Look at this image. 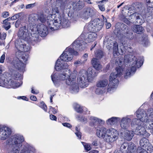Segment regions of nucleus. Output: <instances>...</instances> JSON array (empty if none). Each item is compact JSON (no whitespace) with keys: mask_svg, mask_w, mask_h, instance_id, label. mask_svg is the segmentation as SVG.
Listing matches in <instances>:
<instances>
[{"mask_svg":"<svg viewBox=\"0 0 153 153\" xmlns=\"http://www.w3.org/2000/svg\"><path fill=\"white\" fill-rule=\"evenodd\" d=\"M18 36L20 39L25 42H30L31 41H36L38 39L39 35L37 34H31L30 36L28 29L26 26L22 27L19 29L18 34Z\"/></svg>","mask_w":153,"mask_h":153,"instance_id":"9","label":"nucleus"},{"mask_svg":"<svg viewBox=\"0 0 153 153\" xmlns=\"http://www.w3.org/2000/svg\"><path fill=\"white\" fill-rule=\"evenodd\" d=\"M77 118L78 120L82 122H84L85 123L87 122V119L84 117H81L79 116H78Z\"/></svg>","mask_w":153,"mask_h":153,"instance_id":"47","label":"nucleus"},{"mask_svg":"<svg viewBox=\"0 0 153 153\" xmlns=\"http://www.w3.org/2000/svg\"><path fill=\"white\" fill-rule=\"evenodd\" d=\"M103 25L104 23L102 21L97 19L90 22L85 25V27L90 32L95 33L101 30Z\"/></svg>","mask_w":153,"mask_h":153,"instance_id":"11","label":"nucleus"},{"mask_svg":"<svg viewBox=\"0 0 153 153\" xmlns=\"http://www.w3.org/2000/svg\"><path fill=\"white\" fill-rule=\"evenodd\" d=\"M33 41H31L30 42H26L27 44L24 43L23 48H20L22 52H25L28 51L30 49V45L29 43H32Z\"/></svg>","mask_w":153,"mask_h":153,"instance_id":"37","label":"nucleus"},{"mask_svg":"<svg viewBox=\"0 0 153 153\" xmlns=\"http://www.w3.org/2000/svg\"><path fill=\"white\" fill-rule=\"evenodd\" d=\"M137 153H149V151H146V150L143 149L141 148L140 147L137 148Z\"/></svg>","mask_w":153,"mask_h":153,"instance_id":"44","label":"nucleus"},{"mask_svg":"<svg viewBox=\"0 0 153 153\" xmlns=\"http://www.w3.org/2000/svg\"><path fill=\"white\" fill-rule=\"evenodd\" d=\"M97 37V34L94 32H92L91 34L88 35L87 38L84 39V35L82 34L72 43L74 49L82 51L85 47V44L92 42L95 40Z\"/></svg>","mask_w":153,"mask_h":153,"instance_id":"6","label":"nucleus"},{"mask_svg":"<svg viewBox=\"0 0 153 153\" xmlns=\"http://www.w3.org/2000/svg\"><path fill=\"white\" fill-rule=\"evenodd\" d=\"M54 21H53V20H50L47 22L48 28L52 30H55L59 28L55 25V23L56 22L55 21V17H54Z\"/></svg>","mask_w":153,"mask_h":153,"instance_id":"29","label":"nucleus"},{"mask_svg":"<svg viewBox=\"0 0 153 153\" xmlns=\"http://www.w3.org/2000/svg\"><path fill=\"white\" fill-rule=\"evenodd\" d=\"M6 34L5 33H3L2 34H0V38L2 39H5Z\"/></svg>","mask_w":153,"mask_h":153,"instance_id":"61","label":"nucleus"},{"mask_svg":"<svg viewBox=\"0 0 153 153\" xmlns=\"http://www.w3.org/2000/svg\"><path fill=\"white\" fill-rule=\"evenodd\" d=\"M148 40L147 38L146 37H144L143 39V41L142 44H144L145 45H146L148 44Z\"/></svg>","mask_w":153,"mask_h":153,"instance_id":"51","label":"nucleus"},{"mask_svg":"<svg viewBox=\"0 0 153 153\" xmlns=\"http://www.w3.org/2000/svg\"><path fill=\"white\" fill-rule=\"evenodd\" d=\"M21 42L20 41H19L17 40L15 42V45L16 47L17 50H19V51L16 53V55L18 54L19 52H22L20 50L21 48H23L24 43H23L22 42Z\"/></svg>","mask_w":153,"mask_h":153,"instance_id":"40","label":"nucleus"},{"mask_svg":"<svg viewBox=\"0 0 153 153\" xmlns=\"http://www.w3.org/2000/svg\"><path fill=\"white\" fill-rule=\"evenodd\" d=\"M65 71L67 72V76H68L66 79V84L68 85H71L70 89L72 93H77L78 91L79 87L75 83L76 74L73 73L72 74L69 69H67Z\"/></svg>","mask_w":153,"mask_h":153,"instance_id":"10","label":"nucleus"},{"mask_svg":"<svg viewBox=\"0 0 153 153\" xmlns=\"http://www.w3.org/2000/svg\"><path fill=\"white\" fill-rule=\"evenodd\" d=\"M61 62L59 59H58L56 63L55 68L56 70L57 71H59L62 70H63V71L62 73H60L58 75L56 74H52L51 76L52 80L53 82H56L58 80H65V78L68 77L67 76V72L65 71L68 67V65L67 63H63L62 62L61 63Z\"/></svg>","mask_w":153,"mask_h":153,"instance_id":"8","label":"nucleus"},{"mask_svg":"<svg viewBox=\"0 0 153 153\" xmlns=\"http://www.w3.org/2000/svg\"><path fill=\"white\" fill-rule=\"evenodd\" d=\"M98 144V140L97 139L94 140L92 143V145L94 146H97Z\"/></svg>","mask_w":153,"mask_h":153,"instance_id":"60","label":"nucleus"},{"mask_svg":"<svg viewBox=\"0 0 153 153\" xmlns=\"http://www.w3.org/2000/svg\"><path fill=\"white\" fill-rule=\"evenodd\" d=\"M40 105L42 108H43L45 111H46L47 106L43 102L41 103Z\"/></svg>","mask_w":153,"mask_h":153,"instance_id":"48","label":"nucleus"},{"mask_svg":"<svg viewBox=\"0 0 153 153\" xmlns=\"http://www.w3.org/2000/svg\"><path fill=\"white\" fill-rule=\"evenodd\" d=\"M121 134L125 139L129 141L131 140L134 135L133 131H125L123 132H121Z\"/></svg>","mask_w":153,"mask_h":153,"instance_id":"22","label":"nucleus"},{"mask_svg":"<svg viewBox=\"0 0 153 153\" xmlns=\"http://www.w3.org/2000/svg\"><path fill=\"white\" fill-rule=\"evenodd\" d=\"M37 30L41 36H46L48 33V28L46 26L39 24L37 25Z\"/></svg>","mask_w":153,"mask_h":153,"instance_id":"20","label":"nucleus"},{"mask_svg":"<svg viewBox=\"0 0 153 153\" xmlns=\"http://www.w3.org/2000/svg\"><path fill=\"white\" fill-rule=\"evenodd\" d=\"M86 61V59L84 60L83 61H82V60L81 59L80 60V61L77 60V61H76L75 62L74 64L76 66H78L79 65L81 64H82L84 63Z\"/></svg>","mask_w":153,"mask_h":153,"instance_id":"45","label":"nucleus"},{"mask_svg":"<svg viewBox=\"0 0 153 153\" xmlns=\"http://www.w3.org/2000/svg\"><path fill=\"white\" fill-rule=\"evenodd\" d=\"M9 15V13L8 12L5 11L3 12L2 14V16L4 18H6Z\"/></svg>","mask_w":153,"mask_h":153,"instance_id":"52","label":"nucleus"},{"mask_svg":"<svg viewBox=\"0 0 153 153\" xmlns=\"http://www.w3.org/2000/svg\"><path fill=\"white\" fill-rule=\"evenodd\" d=\"M21 153H34V149L28 146H24L21 151Z\"/></svg>","mask_w":153,"mask_h":153,"instance_id":"35","label":"nucleus"},{"mask_svg":"<svg viewBox=\"0 0 153 153\" xmlns=\"http://www.w3.org/2000/svg\"><path fill=\"white\" fill-rule=\"evenodd\" d=\"M128 144L126 143H124L121 146L120 149V152L123 153H127V151L126 149L127 147H128Z\"/></svg>","mask_w":153,"mask_h":153,"instance_id":"42","label":"nucleus"},{"mask_svg":"<svg viewBox=\"0 0 153 153\" xmlns=\"http://www.w3.org/2000/svg\"><path fill=\"white\" fill-rule=\"evenodd\" d=\"M118 119V117H112L108 120L106 121V123L108 125H114L117 122Z\"/></svg>","mask_w":153,"mask_h":153,"instance_id":"38","label":"nucleus"},{"mask_svg":"<svg viewBox=\"0 0 153 153\" xmlns=\"http://www.w3.org/2000/svg\"><path fill=\"white\" fill-rule=\"evenodd\" d=\"M120 59L121 57H119L116 60L115 64L119 66V67L116 68V72L112 73L110 74L109 78L110 83L108 85L107 88L108 92L113 90L116 88L119 82L118 79L116 78L118 76H120L123 74V70L121 66L123 62Z\"/></svg>","mask_w":153,"mask_h":153,"instance_id":"4","label":"nucleus"},{"mask_svg":"<svg viewBox=\"0 0 153 153\" xmlns=\"http://www.w3.org/2000/svg\"><path fill=\"white\" fill-rule=\"evenodd\" d=\"M20 76V75L18 72L16 73L13 76V78L15 79H18L19 78Z\"/></svg>","mask_w":153,"mask_h":153,"instance_id":"54","label":"nucleus"},{"mask_svg":"<svg viewBox=\"0 0 153 153\" xmlns=\"http://www.w3.org/2000/svg\"><path fill=\"white\" fill-rule=\"evenodd\" d=\"M67 0H59V3L60 4L59 12L60 13L62 14V15H59L58 13L59 11H56L57 14L55 16V25L57 27L60 28L61 27L67 28L69 26L70 22L68 20L66 19L63 16L65 13L68 9V4Z\"/></svg>","mask_w":153,"mask_h":153,"instance_id":"2","label":"nucleus"},{"mask_svg":"<svg viewBox=\"0 0 153 153\" xmlns=\"http://www.w3.org/2000/svg\"><path fill=\"white\" fill-rule=\"evenodd\" d=\"M5 58V54H3L1 57L0 59V62L1 63H3L4 62V61Z\"/></svg>","mask_w":153,"mask_h":153,"instance_id":"57","label":"nucleus"},{"mask_svg":"<svg viewBox=\"0 0 153 153\" xmlns=\"http://www.w3.org/2000/svg\"><path fill=\"white\" fill-rule=\"evenodd\" d=\"M85 149L87 151L90 150L91 149L90 146L88 144H85L84 146Z\"/></svg>","mask_w":153,"mask_h":153,"instance_id":"56","label":"nucleus"},{"mask_svg":"<svg viewBox=\"0 0 153 153\" xmlns=\"http://www.w3.org/2000/svg\"><path fill=\"white\" fill-rule=\"evenodd\" d=\"M3 27L6 30H7L10 27V23L8 22H3Z\"/></svg>","mask_w":153,"mask_h":153,"instance_id":"43","label":"nucleus"},{"mask_svg":"<svg viewBox=\"0 0 153 153\" xmlns=\"http://www.w3.org/2000/svg\"><path fill=\"white\" fill-rule=\"evenodd\" d=\"M5 72L4 71V75H2L1 77L0 86L6 88H9V86L12 87H13L15 86H17L15 85L16 83L12 80L10 79L9 81L7 80L6 77H5Z\"/></svg>","mask_w":153,"mask_h":153,"instance_id":"16","label":"nucleus"},{"mask_svg":"<svg viewBox=\"0 0 153 153\" xmlns=\"http://www.w3.org/2000/svg\"><path fill=\"white\" fill-rule=\"evenodd\" d=\"M121 29L122 30L121 33L122 35V37L131 39L133 38V33L129 28L126 25L124 24H122L121 26Z\"/></svg>","mask_w":153,"mask_h":153,"instance_id":"14","label":"nucleus"},{"mask_svg":"<svg viewBox=\"0 0 153 153\" xmlns=\"http://www.w3.org/2000/svg\"><path fill=\"white\" fill-rule=\"evenodd\" d=\"M40 105L42 108H43L45 111H46L47 106L43 102L41 103Z\"/></svg>","mask_w":153,"mask_h":153,"instance_id":"50","label":"nucleus"},{"mask_svg":"<svg viewBox=\"0 0 153 153\" xmlns=\"http://www.w3.org/2000/svg\"><path fill=\"white\" fill-rule=\"evenodd\" d=\"M18 59L16 58L13 62V67L19 70V71H23L25 67V64Z\"/></svg>","mask_w":153,"mask_h":153,"instance_id":"19","label":"nucleus"},{"mask_svg":"<svg viewBox=\"0 0 153 153\" xmlns=\"http://www.w3.org/2000/svg\"><path fill=\"white\" fill-rule=\"evenodd\" d=\"M132 29L135 33L138 34H141L144 31V29L140 25H134L132 27Z\"/></svg>","mask_w":153,"mask_h":153,"instance_id":"28","label":"nucleus"},{"mask_svg":"<svg viewBox=\"0 0 153 153\" xmlns=\"http://www.w3.org/2000/svg\"><path fill=\"white\" fill-rule=\"evenodd\" d=\"M99 8L101 11H103L105 10V8L103 5H99Z\"/></svg>","mask_w":153,"mask_h":153,"instance_id":"63","label":"nucleus"},{"mask_svg":"<svg viewBox=\"0 0 153 153\" xmlns=\"http://www.w3.org/2000/svg\"><path fill=\"white\" fill-rule=\"evenodd\" d=\"M22 15V13H18L16 14V15L13 16L11 17L12 20H15L17 19L18 18Z\"/></svg>","mask_w":153,"mask_h":153,"instance_id":"46","label":"nucleus"},{"mask_svg":"<svg viewBox=\"0 0 153 153\" xmlns=\"http://www.w3.org/2000/svg\"><path fill=\"white\" fill-rule=\"evenodd\" d=\"M38 23L40 22L42 23L45 22L47 20L46 16L43 13H39L37 16Z\"/></svg>","mask_w":153,"mask_h":153,"instance_id":"31","label":"nucleus"},{"mask_svg":"<svg viewBox=\"0 0 153 153\" xmlns=\"http://www.w3.org/2000/svg\"><path fill=\"white\" fill-rule=\"evenodd\" d=\"M31 92L32 93L35 94H38L39 93L38 91L37 90H35L34 88H32Z\"/></svg>","mask_w":153,"mask_h":153,"instance_id":"62","label":"nucleus"},{"mask_svg":"<svg viewBox=\"0 0 153 153\" xmlns=\"http://www.w3.org/2000/svg\"><path fill=\"white\" fill-rule=\"evenodd\" d=\"M108 83L107 79H104L100 80L97 83V86L99 88H104L106 86Z\"/></svg>","mask_w":153,"mask_h":153,"instance_id":"30","label":"nucleus"},{"mask_svg":"<svg viewBox=\"0 0 153 153\" xmlns=\"http://www.w3.org/2000/svg\"><path fill=\"white\" fill-rule=\"evenodd\" d=\"M130 17L132 18L134 17L136 19V22L137 24L141 25L143 22V21L140 18V16L137 13H133L131 15Z\"/></svg>","mask_w":153,"mask_h":153,"instance_id":"34","label":"nucleus"},{"mask_svg":"<svg viewBox=\"0 0 153 153\" xmlns=\"http://www.w3.org/2000/svg\"><path fill=\"white\" fill-rule=\"evenodd\" d=\"M118 133L117 131L114 128H111L107 130L105 139L108 142L112 143L117 139Z\"/></svg>","mask_w":153,"mask_h":153,"instance_id":"13","label":"nucleus"},{"mask_svg":"<svg viewBox=\"0 0 153 153\" xmlns=\"http://www.w3.org/2000/svg\"><path fill=\"white\" fill-rule=\"evenodd\" d=\"M11 133L10 129L7 127L4 126L0 128V139L6 140L10 136Z\"/></svg>","mask_w":153,"mask_h":153,"instance_id":"17","label":"nucleus"},{"mask_svg":"<svg viewBox=\"0 0 153 153\" xmlns=\"http://www.w3.org/2000/svg\"><path fill=\"white\" fill-rule=\"evenodd\" d=\"M140 144L141 147H147V148H149V146L151 145L149 143L148 140L146 138H143L140 140Z\"/></svg>","mask_w":153,"mask_h":153,"instance_id":"33","label":"nucleus"},{"mask_svg":"<svg viewBox=\"0 0 153 153\" xmlns=\"http://www.w3.org/2000/svg\"><path fill=\"white\" fill-rule=\"evenodd\" d=\"M35 6V3L28 4L26 6L25 8L27 9L32 8L34 7Z\"/></svg>","mask_w":153,"mask_h":153,"instance_id":"53","label":"nucleus"},{"mask_svg":"<svg viewBox=\"0 0 153 153\" xmlns=\"http://www.w3.org/2000/svg\"><path fill=\"white\" fill-rule=\"evenodd\" d=\"M89 119L91 122L93 123V124H91V126H94L95 123L100 124L102 122V120L101 119L94 117H90Z\"/></svg>","mask_w":153,"mask_h":153,"instance_id":"36","label":"nucleus"},{"mask_svg":"<svg viewBox=\"0 0 153 153\" xmlns=\"http://www.w3.org/2000/svg\"><path fill=\"white\" fill-rule=\"evenodd\" d=\"M140 112V110L137 111L136 112V116L138 119L135 118L133 119L131 123L132 127H136L135 132L139 135L145 134V128L151 130L153 128V121L150 120L146 115L145 117H143Z\"/></svg>","mask_w":153,"mask_h":153,"instance_id":"1","label":"nucleus"},{"mask_svg":"<svg viewBox=\"0 0 153 153\" xmlns=\"http://www.w3.org/2000/svg\"><path fill=\"white\" fill-rule=\"evenodd\" d=\"M131 120V119L128 117L123 118L120 123V126L121 128L126 130L128 129L130 126Z\"/></svg>","mask_w":153,"mask_h":153,"instance_id":"21","label":"nucleus"},{"mask_svg":"<svg viewBox=\"0 0 153 153\" xmlns=\"http://www.w3.org/2000/svg\"><path fill=\"white\" fill-rule=\"evenodd\" d=\"M141 111L140 113H142V116L144 117L146 115L148 117V119L150 121H153V108H149L147 110L146 112L145 111Z\"/></svg>","mask_w":153,"mask_h":153,"instance_id":"23","label":"nucleus"},{"mask_svg":"<svg viewBox=\"0 0 153 153\" xmlns=\"http://www.w3.org/2000/svg\"><path fill=\"white\" fill-rule=\"evenodd\" d=\"M129 152L136 153L137 152V147L133 143H129L127 149Z\"/></svg>","mask_w":153,"mask_h":153,"instance_id":"32","label":"nucleus"},{"mask_svg":"<svg viewBox=\"0 0 153 153\" xmlns=\"http://www.w3.org/2000/svg\"><path fill=\"white\" fill-rule=\"evenodd\" d=\"M147 150L149 151V153H153V146L150 145L149 148H147Z\"/></svg>","mask_w":153,"mask_h":153,"instance_id":"55","label":"nucleus"},{"mask_svg":"<svg viewBox=\"0 0 153 153\" xmlns=\"http://www.w3.org/2000/svg\"><path fill=\"white\" fill-rule=\"evenodd\" d=\"M124 62L125 63H130L131 65L130 68L128 69L125 75V78L127 79L135 72L137 68H139L143 65V57H140L137 59L134 56L128 54L125 56Z\"/></svg>","mask_w":153,"mask_h":153,"instance_id":"3","label":"nucleus"},{"mask_svg":"<svg viewBox=\"0 0 153 153\" xmlns=\"http://www.w3.org/2000/svg\"><path fill=\"white\" fill-rule=\"evenodd\" d=\"M24 141L22 136L19 135H15L12 136L7 141L9 144L12 146L9 150V153H21L20 152V148L22 146V143Z\"/></svg>","mask_w":153,"mask_h":153,"instance_id":"7","label":"nucleus"},{"mask_svg":"<svg viewBox=\"0 0 153 153\" xmlns=\"http://www.w3.org/2000/svg\"><path fill=\"white\" fill-rule=\"evenodd\" d=\"M74 107L75 110L77 112L79 113L82 112L83 109L80 105L76 103H74Z\"/></svg>","mask_w":153,"mask_h":153,"instance_id":"41","label":"nucleus"},{"mask_svg":"<svg viewBox=\"0 0 153 153\" xmlns=\"http://www.w3.org/2000/svg\"><path fill=\"white\" fill-rule=\"evenodd\" d=\"M107 131L106 128L101 127L99 129H97V135L100 138H102L105 139Z\"/></svg>","mask_w":153,"mask_h":153,"instance_id":"25","label":"nucleus"},{"mask_svg":"<svg viewBox=\"0 0 153 153\" xmlns=\"http://www.w3.org/2000/svg\"><path fill=\"white\" fill-rule=\"evenodd\" d=\"M20 21L19 20H17L15 23V27H18L20 24Z\"/></svg>","mask_w":153,"mask_h":153,"instance_id":"64","label":"nucleus"},{"mask_svg":"<svg viewBox=\"0 0 153 153\" xmlns=\"http://www.w3.org/2000/svg\"><path fill=\"white\" fill-rule=\"evenodd\" d=\"M71 47H72V48L71 47H70L66 49L64 52L60 56V58L61 61L59 59L61 62L60 63L62 62L63 63H65L63 62L62 61L66 62L70 61L73 58V55H77V51L78 50H76L75 49H74L72 44Z\"/></svg>","mask_w":153,"mask_h":153,"instance_id":"12","label":"nucleus"},{"mask_svg":"<svg viewBox=\"0 0 153 153\" xmlns=\"http://www.w3.org/2000/svg\"><path fill=\"white\" fill-rule=\"evenodd\" d=\"M104 44L109 50H110L113 46V54L114 56L118 55V45L116 42H113L109 39L104 41Z\"/></svg>","mask_w":153,"mask_h":153,"instance_id":"15","label":"nucleus"},{"mask_svg":"<svg viewBox=\"0 0 153 153\" xmlns=\"http://www.w3.org/2000/svg\"><path fill=\"white\" fill-rule=\"evenodd\" d=\"M50 111H51L53 114H56L57 112L56 110L51 106L50 107Z\"/></svg>","mask_w":153,"mask_h":153,"instance_id":"58","label":"nucleus"},{"mask_svg":"<svg viewBox=\"0 0 153 153\" xmlns=\"http://www.w3.org/2000/svg\"><path fill=\"white\" fill-rule=\"evenodd\" d=\"M75 134L76 135V136L79 139H81V133L79 131H77V132H76L75 133Z\"/></svg>","mask_w":153,"mask_h":153,"instance_id":"59","label":"nucleus"},{"mask_svg":"<svg viewBox=\"0 0 153 153\" xmlns=\"http://www.w3.org/2000/svg\"><path fill=\"white\" fill-rule=\"evenodd\" d=\"M40 105L42 108H43L45 111H46L47 106L43 102L41 103Z\"/></svg>","mask_w":153,"mask_h":153,"instance_id":"49","label":"nucleus"},{"mask_svg":"<svg viewBox=\"0 0 153 153\" xmlns=\"http://www.w3.org/2000/svg\"><path fill=\"white\" fill-rule=\"evenodd\" d=\"M79 76L77 78V82L78 85L81 88H85L88 85V82L92 80L93 78L96 76L98 72L97 70L91 68H89L86 72L83 71Z\"/></svg>","mask_w":153,"mask_h":153,"instance_id":"5","label":"nucleus"},{"mask_svg":"<svg viewBox=\"0 0 153 153\" xmlns=\"http://www.w3.org/2000/svg\"><path fill=\"white\" fill-rule=\"evenodd\" d=\"M95 13V12L94 9L88 8L84 9L81 16L82 19H87L94 15Z\"/></svg>","mask_w":153,"mask_h":153,"instance_id":"18","label":"nucleus"},{"mask_svg":"<svg viewBox=\"0 0 153 153\" xmlns=\"http://www.w3.org/2000/svg\"><path fill=\"white\" fill-rule=\"evenodd\" d=\"M29 22L33 25H38L37 15L35 14L30 15L29 18Z\"/></svg>","mask_w":153,"mask_h":153,"instance_id":"27","label":"nucleus"},{"mask_svg":"<svg viewBox=\"0 0 153 153\" xmlns=\"http://www.w3.org/2000/svg\"><path fill=\"white\" fill-rule=\"evenodd\" d=\"M95 56L97 59H100L102 58L104 54L103 51L101 50L98 49L95 51Z\"/></svg>","mask_w":153,"mask_h":153,"instance_id":"39","label":"nucleus"},{"mask_svg":"<svg viewBox=\"0 0 153 153\" xmlns=\"http://www.w3.org/2000/svg\"><path fill=\"white\" fill-rule=\"evenodd\" d=\"M17 58L19 59L22 62L25 63L27 60L28 57V54L25 53L23 52H19L17 55Z\"/></svg>","mask_w":153,"mask_h":153,"instance_id":"24","label":"nucleus"},{"mask_svg":"<svg viewBox=\"0 0 153 153\" xmlns=\"http://www.w3.org/2000/svg\"><path fill=\"white\" fill-rule=\"evenodd\" d=\"M91 64L97 70H99L102 68V66L99 61L96 58H93L91 60Z\"/></svg>","mask_w":153,"mask_h":153,"instance_id":"26","label":"nucleus"}]
</instances>
